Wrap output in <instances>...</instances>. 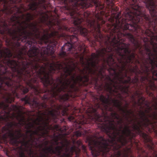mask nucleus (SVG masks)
Wrapping results in <instances>:
<instances>
[{
	"mask_svg": "<svg viewBox=\"0 0 157 157\" xmlns=\"http://www.w3.org/2000/svg\"><path fill=\"white\" fill-rule=\"evenodd\" d=\"M66 6L75 27L68 29L57 23L59 31L49 33L48 29L37 27L36 22L29 23L34 17L39 16L41 23H46L48 16L37 8L46 9L45 0H22L19 7H15L17 15L11 19L16 25L13 43V52L7 62L9 69L16 78L23 80L38 94L42 90L38 83L43 84L45 93L59 101H67L79 86H86L98 76L99 58L105 67L117 56L115 52L127 45L124 43L128 33V0L122 21L120 14L113 13L109 19L105 38L101 31V23L105 21L103 16H109L104 10L105 6L97 0H61ZM112 11L118 8L113 1L106 0ZM112 13V12H111Z\"/></svg>",
	"mask_w": 157,
	"mask_h": 157,
	"instance_id": "f257e3e1",
	"label": "nucleus"
},
{
	"mask_svg": "<svg viewBox=\"0 0 157 157\" xmlns=\"http://www.w3.org/2000/svg\"><path fill=\"white\" fill-rule=\"evenodd\" d=\"M6 77L1 83L0 81V96L4 99L5 102H0V108L6 113H9L12 109L9 104L13 102L15 98H19L21 95L27 93L30 89L33 93L26 95L21 99L25 104H29L33 108L38 110V117L33 122L27 123L25 115L26 113L23 110L22 105H13L12 109L17 112L11 117L15 118L18 121H10L9 114L5 118L1 117L7 122L2 129L5 135L8 134L10 143L13 145L17 146L21 144L25 147L24 152L19 154V157H72L75 151L76 147L69 146V142L66 138L62 139L59 135H54L53 144L57 146L54 148L52 145L42 149L38 156L37 152L33 149V147H37V142L41 137H44L48 135L49 130L52 128L49 123L51 121L56 123L62 116H68V107L70 105L63 103L59 105L54 99L42 90L38 94H36L23 80L16 78V76L11 72H8L0 76Z\"/></svg>",
	"mask_w": 157,
	"mask_h": 157,
	"instance_id": "f03ea898",
	"label": "nucleus"
},
{
	"mask_svg": "<svg viewBox=\"0 0 157 157\" xmlns=\"http://www.w3.org/2000/svg\"><path fill=\"white\" fill-rule=\"evenodd\" d=\"M143 73L144 75L141 76L140 80L142 84L144 85V90L147 94L152 97L151 103L155 111L150 114L152 110V108L149 104H146L145 111H140V121L137 122V124L133 123L132 128L136 134L142 137L149 153H151L156 150L155 148V146L151 138L145 133L143 130L144 128H147L150 132L154 131L157 137V88L154 82L155 80H157V77H155V76L152 75L150 72L147 74Z\"/></svg>",
	"mask_w": 157,
	"mask_h": 157,
	"instance_id": "7ed1b4c3",
	"label": "nucleus"
},
{
	"mask_svg": "<svg viewBox=\"0 0 157 157\" xmlns=\"http://www.w3.org/2000/svg\"><path fill=\"white\" fill-rule=\"evenodd\" d=\"M21 0H0V76L9 71L10 58L13 56L12 45H8L6 42L10 39L13 43L16 25H12L11 18L17 15L15 7H19L16 4L20 3ZM6 77H0L1 83Z\"/></svg>",
	"mask_w": 157,
	"mask_h": 157,
	"instance_id": "20e7f679",
	"label": "nucleus"
},
{
	"mask_svg": "<svg viewBox=\"0 0 157 157\" xmlns=\"http://www.w3.org/2000/svg\"><path fill=\"white\" fill-rule=\"evenodd\" d=\"M75 135L77 137H80L82 135V133L79 131H77L76 132Z\"/></svg>",
	"mask_w": 157,
	"mask_h": 157,
	"instance_id": "39448f33",
	"label": "nucleus"
},
{
	"mask_svg": "<svg viewBox=\"0 0 157 157\" xmlns=\"http://www.w3.org/2000/svg\"><path fill=\"white\" fill-rule=\"evenodd\" d=\"M75 119L74 117L72 115L69 116L68 117V119L70 121H71L74 120Z\"/></svg>",
	"mask_w": 157,
	"mask_h": 157,
	"instance_id": "423d86ee",
	"label": "nucleus"
},
{
	"mask_svg": "<svg viewBox=\"0 0 157 157\" xmlns=\"http://www.w3.org/2000/svg\"><path fill=\"white\" fill-rule=\"evenodd\" d=\"M76 143L78 145V146L81 145L82 144V143L81 141L80 140H78L76 142Z\"/></svg>",
	"mask_w": 157,
	"mask_h": 157,
	"instance_id": "0eeeda50",
	"label": "nucleus"
},
{
	"mask_svg": "<svg viewBox=\"0 0 157 157\" xmlns=\"http://www.w3.org/2000/svg\"><path fill=\"white\" fill-rule=\"evenodd\" d=\"M92 44L94 47H95V46L97 44V43L95 42H94V43H92Z\"/></svg>",
	"mask_w": 157,
	"mask_h": 157,
	"instance_id": "6e6552de",
	"label": "nucleus"
},
{
	"mask_svg": "<svg viewBox=\"0 0 157 157\" xmlns=\"http://www.w3.org/2000/svg\"><path fill=\"white\" fill-rule=\"evenodd\" d=\"M49 22L50 24H51V26H52V22H51V21H49Z\"/></svg>",
	"mask_w": 157,
	"mask_h": 157,
	"instance_id": "1a4fd4ad",
	"label": "nucleus"
},
{
	"mask_svg": "<svg viewBox=\"0 0 157 157\" xmlns=\"http://www.w3.org/2000/svg\"><path fill=\"white\" fill-rule=\"evenodd\" d=\"M48 141H46V145H47L48 144Z\"/></svg>",
	"mask_w": 157,
	"mask_h": 157,
	"instance_id": "9d476101",
	"label": "nucleus"
},
{
	"mask_svg": "<svg viewBox=\"0 0 157 157\" xmlns=\"http://www.w3.org/2000/svg\"><path fill=\"white\" fill-rule=\"evenodd\" d=\"M147 41H148L149 40V39H148V38H147Z\"/></svg>",
	"mask_w": 157,
	"mask_h": 157,
	"instance_id": "9b49d317",
	"label": "nucleus"
},
{
	"mask_svg": "<svg viewBox=\"0 0 157 157\" xmlns=\"http://www.w3.org/2000/svg\"><path fill=\"white\" fill-rule=\"evenodd\" d=\"M74 143H75V141H74Z\"/></svg>",
	"mask_w": 157,
	"mask_h": 157,
	"instance_id": "f8f14e48",
	"label": "nucleus"
}]
</instances>
